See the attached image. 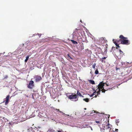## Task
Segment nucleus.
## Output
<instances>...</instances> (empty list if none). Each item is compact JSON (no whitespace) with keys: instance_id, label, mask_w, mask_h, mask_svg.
Segmentation results:
<instances>
[{"instance_id":"nucleus-4","label":"nucleus","mask_w":132,"mask_h":132,"mask_svg":"<svg viewBox=\"0 0 132 132\" xmlns=\"http://www.w3.org/2000/svg\"><path fill=\"white\" fill-rule=\"evenodd\" d=\"M68 97L70 99H75V101H77L78 100V98H77L78 96L76 94H72L69 95Z\"/></svg>"},{"instance_id":"nucleus-16","label":"nucleus","mask_w":132,"mask_h":132,"mask_svg":"<svg viewBox=\"0 0 132 132\" xmlns=\"http://www.w3.org/2000/svg\"><path fill=\"white\" fill-rule=\"evenodd\" d=\"M95 122L96 123H98L99 125H100V124L102 123L101 122V121H96Z\"/></svg>"},{"instance_id":"nucleus-37","label":"nucleus","mask_w":132,"mask_h":132,"mask_svg":"<svg viewBox=\"0 0 132 132\" xmlns=\"http://www.w3.org/2000/svg\"><path fill=\"white\" fill-rule=\"evenodd\" d=\"M116 130H118V129H116Z\"/></svg>"},{"instance_id":"nucleus-27","label":"nucleus","mask_w":132,"mask_h":132,"mask_svg":"<svg viewBox=\"0 0 132 132\" xmlns=\"http://www.w3.org/2000/svg\"><path fill=\"white\" fill-rule=\"evenodd\" d=\"M104 38L103 37H101L100 38V40H104Z\"/></svg>"},{"instance_id":"nucleus-19","label":"nucleus","mask_w":132,"mask_h":132,"mask_svg":"<svg viewBox=\"0 0 132 132\" xmlns=\"http://www.w3.org/2000/svg\"><path fill=\"white\" fill-rule=\"evenodd\" d=\"M8 77V76L7 75H6L5 76H4V77L3 79H7Z\"/></svg>"},{"instance_id":"nucleus-31","label":"nucleus","mask_w":132,"mask_h":132,"mask_svg":"<svg viewBox=\"0 0 132 132\" xmlns=\"http://www.w3.org/2000/svg\"><path fill=\"white\" fill-rule=\"evenodd\" d=\"M76 30H79V29H77V28H76Z\"/></svg>"},{"instance_id":"nucleus-33","label":"nucleus","mask_w":132,"mask_h":132,"mask_svg":"<svg viewBox=\"0 0 132 132\" xmlns=\"http://www.w3.org/2000/svg\"><path fill=\"white\" fill-rule=\"evenodd\" d=\"M80 22L81 23H82V21H81V20H80Z\"/></svg>"},{"instance_id":"nucleus-25","label":"nucleus","mask_w":132,"mask_h":132,"mask_svg":"<svg viewBox=\"0 0 132 132\" xmlns=\"http://www.w3.org/2000/svg\"><path fill=\"white\" fill-rule=\"evenodd\" d=\"M96 91H95L93 94H93V95H95V94H96Z\"/></svg>"},{"instance_id":"nucleus-6","label":"nucleus","mask_w":132,"mask_h":132,"mask_svg":"<svg viewBox=\"0 0 132 132\" xmlns=\"http://www.w3.org/2000/svg\"><path fill=\"white\" fill-rule=\"evenodd\" d=\"M34 78L35 79V81L36 82L39 81L42 79L41 77L39 76L36 75L34 76Z\"/></svg>"},{"instance_id":"nucleus-32","label":"nucleus","mask_w":132,"mask_h":132,"mask_svg":"<svg viewBox=\"0 0 132 132\" xmlns=\"http://www.w3.org/2000/svg\"><path fill=\"white\" fill-rule=\"evenodd\" d=\"M106 85L107 86H109V85L106 84Z\"/></svg>"},{"instance_id":"nucleus-12","label":"nucleus","mask_w":132,"mask_h":132,"mask_svg":"<svg viewBox=\"0 0 132 132\" xmlns=\"http://www.w3.org/2000/svg\"><path fill=\"white\" fill-rule=\"evenodd\" d=\"M89 82L91 84H95L94 81L92 80H89Z\"/></svg>"},{"instance_id":"nucleus-1","label":"nucleus","mask_w":132,"mask_h":132,"mask_svg":"<svg viewBox=\"0 0 132 132\" xmlns=\"http://www.w3.org/2000/svg\"><path fill=\"white\" fill-rule=\"evenodd\" d=\"M105 85V83L103 82V81L100 82L98 85V89H102L101 90L102 92L104 93L106 91L108 90V89L105 88L106 90L104 89V86Z\"/></svg>"},{"instance_id":"nucleus-35","label":"nucleus","mask_w":132,"mask_h":132,"mask_svg":"<svg viewBox=\"0 0 132 132\" xmlns=\"http://www.w3.org/2000/svg\"><path fill=\"white\" fill-rule=\"evenodd\" d=\"M58 132H61L60 131H58Z\"/></svg>"},{"instance_id":"nucleus-13","label":"nucleus","mask_w":132,"mask_h":132,"mask_svg":"<svg viewBox=\"0 0 132 132\" xmlns=\"http://www.w3.org/2000/svg\"><path fill=\"white\" fill-rule=\"evenodd\" d=\"M119 38L121 39H127V37H124L123 36V35H120V36H119Z\"/></svg>"},{"instance_id":"nucleus-21","label":"nucleus","mask_w":132,"mask_h":132,"mask_svg":"<svg viewBox=\"0 0 132 132\" xmlns=\"http://www.w3.org/2000/svg\"><path fill=\"white\" fill-rule=\"evenodd\" d=\"M98 71L97 69L95 71V73L96 74H98Z\"/></svg>"},{"instance_id":"nucleus-28","label":"nucleus","mask_w":132,"mask_h":132,"mask_svg":"<svg viewBox=\"0 0 132 132\" xmlns=\"http://www.w3.org/2000/svg\"><path fill=\"white\" fill-rule=\"evenodd\" d=\"M119 122V121L118 120H117V121L116 122L117 123H118Z\"/></svg>"},{"instance_id":"nucleus-18","label":"nucleus","mask_w":132,"mask_h":132,"mask_svg":"<svg viewBox=\"0 0 132 132\" xmlns=\"http://www.w3.org/2000/svg\"><path fill=\"white\" fill-rule=\"evenodd\" d=\"M119 51L120 54H122V55H123L124 54L123 53V52L120 49L119 50Z\"/></svg>"},{"instance_id":"nucleus-17","label":"nucleus","mask_w":132,"mask_h":132,"mask_svg":"<svg viewBox=\"0 0 132 132\" xmlns=\"http://www.w3.org/2000/svg\"><path fill=\"white\" fill-rule=\"evenodd\" d=\"M29 57V55L27 56L26 57V59L25 60V62H27L28 60Z\"/></svg>"},{"instance_id":"nucleus-39","label":"nucleus","mask_w":132,"mask_h":132,"mask_svg":"<svg viewBox=\"0 0 132 132\" xmlns=\"http://www.w3.org/2000/svg\"><path fill=\"white\" fill-rule=\"evenodd\" d=\"M86 109V108H85V109Z\"/></svg>"},{"instance_id":"nucleus-34","label":"nucleus","mask_w":132,"mask_h":132,"mask_svg":"<svg viewBox=\"0 0 132 132\" xmlns=\"http://www.w3.org/2000/svg\"><path fill=\"white\" fill-rule=\"evenodd\" d=\"M114 48V47H112V49H113V48Z\"/></svg>"},{"instance_id":"nucleus-22","label":"nucleus","mask_w":132,"mask_h":132,"mask_svg":"<svg viewBox=\"0 0 132 132\" xmlns=\"http://www.w3.org/2000/svg\"><path fill=\"white\" fill-rule=\"evenodd\" d=\"M80 46V50H82L84 49V47L83 46H81V45Z\"/></svg>"},{"instance_id":"nucleus-36","label":"nucleus","mask_w":132,"mask_h":132,"mask_svg":"<svg viewBox=\"0 0 132 132\" xmlns=\"http://www.w3.org/2000/svg\"><path fill=\"white\" fill-rule=\"evenodd\" d=\"M93 111H94V113L95 112V111L94 110Z\"/></svg>"},{"instance_id":"nucleus-7","label":"nucleus","mask_w":132,"mask_h":132,"mask_svg":"<svg viewBox=\"0 0 132 132\" xmlns=\"http://www.w3.org/2000/svg\"><path fill=\"white\" fill-rule=\"evenodd\" d=\"M10 97V96L9 95H8L7 96L6 98V101L5 102V104L7 105L9 103V99Z\"/></svg>"},{"instance_id":"nucleus-20","label":"nucleus","mask_w":132,"mask_h":132,"mask_svg":"<svg viewBox=\"0 0 132 132\" xmlns=\"http://www.w3.org/2000/svg\"><path fill=\"white\" fill-rule=\"evenodd\" d=\"M121 40L120 39L119 40H116V42L117 43H118L119 42H121ZM114 41H115V40H114Z\"/></svg>"},{"instance_id":"nucleus-29","label":"nucleus","mask_w":132,"mask_h":132,"mask_svg":"<svg viewBox=\"0 0 132 132\" xmlns=\"http://www.w3.org/2000/svg\"><path fill=\"white\" fill-rule=\"evenodd\" d=\"M93 96H94V95H93V94H92L90 95V97H92Z\"/></svg>"},{"instance_id":"nucleus-3","label":"nucleus","mask_w":132,"mask_h":132,"mask_svg":"<svg viewBox=\"0 0 132 132\" xmlns=\"http://www.w3.org/2000/svg\"><path fill=\"white\" fill-rule=\"evenodd\" d=\"M103 127L105 128V129H109V130H111V128L110 127V125L109 124V121H106L104 123V124L103 125Z\"/></svg>"},{"instance_id":"nucleus-5","label":"nucleus","mask_w":132,"mask_h":132,"mask_svg":"<svg viewBox=\"0 0 132 132\" xmlns=\"http://www.w3.org/2000/svg\"><path fill=\"white\" fill-rule=\"evenodd\" d=\"M120 44L124 45H128L130 43L128 40L124 39L121 40Z\"/></svg>"},{"instance_id":"nucleus-15","label":"nucleus","mask_w":132,"mask_h":132,"mask_svg":"<svg viewBox=\"0 0 132 132\" xmlns=\"http://www.w3.org/2000/svg\"><path fill=\"white\" fill-rule=\"evenodd\" d=\"M71 41L72 42V43L73 44H77L78 43L76 41H74L73 40H71Z\"/></svg>"},{"instance_id":"nucleus-10","label":"nucleus","mask_w":132,"mask_h":132,"mask_svg":"<svg viewBox=\"0 0 132 132\" xmlns=\"http://www.w3.org/2000/svg\"><path fill=\"white\" fill-rule=\"evenodd\" d=\"M77 95L78 96V95L80 97H84V96H82L81 94L79 92V90H78L77 93Z\"/></svg>"},{"instance_id":"nucleus-24","label":"nucleus","mask_w":132,"mask_h":132,"mask_svg":"<svg viewBox=\"0 0 132 132\" xmlns=\"http://www.w3.org/2000/svg\"><path fill=\"white\" fill-rule=\"evenodd\" d=\"M68 57H69L70 58V59H72V57H71L69 55V54H68V55H67Z\"/></svg>"},{"instance_id":"nucleus-30","label":"nucleus","mask_w":132,"mask_h":132,"mask_svg":"<svg viewBox=\"0 0 132 132\" xmlns=\"http://www.w3.org/2000/svg\"><path fill=\"white\" fill-rule=\"evenodd\" d=\"M105 53L107 52V50L106 49H105Z\"/></svg>"},{"instance_id":"nucleus-26","label":"nucleus","mask_w":132,"mask_h":132,"mask_svg":"<svg viewBox=\"0 0 132 132\" xmlns=\"http://www.w3.org/2000/svg\"><path fill=\"white\" fill-rule=\"evenodd\" d=\"M93 68H95V64H93L92 65Z\"/></svg>"},{"instance_id":"nucleus-8","label":"nucleus","mask_w":132,"mask_h":132,"mask_svg":"<svg viewBox=\"0 0 132 132\" xmlns=\"http://www.w3.org/2000/svg\"><path fill=\"white\" fill-rule=\"evenodd\" d=\"M107 57H104L100 59V61L102 63H105V59H106Z\"/></svg>"},{"instance_id":"nucleus-23","label":"nucleus","mask_w":132,"mask_h":132,"mask_svg":"<svg viewBox=\"0 0 132 132\" xmlns=\"http://www.w3.org/2000/svg\"><path fill=\"white\" fill-rule=\"evenodd\" d=\"M55 110H57V111H59V112H60L61 113H63V112H62L61 111L59 110V109H55Z\"/></svg>"},{"instance_id":"nucleus-38","label":"nucleus","mask_w":132,"mask_h":132,"mask_svg":"<svg viewBox=\"0 0 132 132\" xmlns=\"http://www.w3.org/2000/svg\"><path fill=\"white\" fill-rule=\"evenodd\" d=\"M96 113H98V112L97 111V112H96Z\"/></svg>"},{"instance_id":"nucleus-11","label":"nucleus","mask_w":132,"mask_h":132,"mask_svg":"<svg viewBox=\"0 0 132 132\" xmlns=\"http://www.w3.org/2000/svg\"><path fill=\"white\" fill-rule=\"evenodd\" d=\"M98 90L97 91L96 93H97V95H96L95 97H96L98 95L100 94L101 92V89H98Z\"/></svg>"},{"instance_id":"nucleus-9","label":"nucleus","mask_w":132,"mask_h":132,"mask_svg":"<svg viewBox=\"0 0 132 132\" xmlns=\"http://www.w3.org/2000/svg\"><path fill=\"white\" fill-rule=\"evenodd\" d=\"M114 39H113V43L115 44L117 46V47H116V49H118V47L119 48L120 47V46L119 45V44H118L117 43H116V42L114 41Z\"/></svg>"},{"instance_id":"nucleus-14","label":"nucleus","mask_w":132,"mask_h":132,"mask_svg":"<svg viewBox=\"0 0 132 132\" xmlns=\"http://www.w3.org/2000/svg\"><path fill=\"white\" fill-rule=\"evenodd\" d=\"M83 100L87 102H88L89 101V99L88 98H84Z\"/></svg>"},{"instance_id":"nucleus-2","label":"nucleus","mask_w":132,"mask_h":132,"mask_svg":"<svg viewBox=\"0 0 132 132\" xmlns=\"http://www.w3.org/2000/svg\"><path fill=\"white\" fill-rule=\"evenodd\" d=\"M35 87L34 82L32 80H30L29 81V83L28 84L27 87L30 89H32Z\"/></svg>"}]
</instances>
